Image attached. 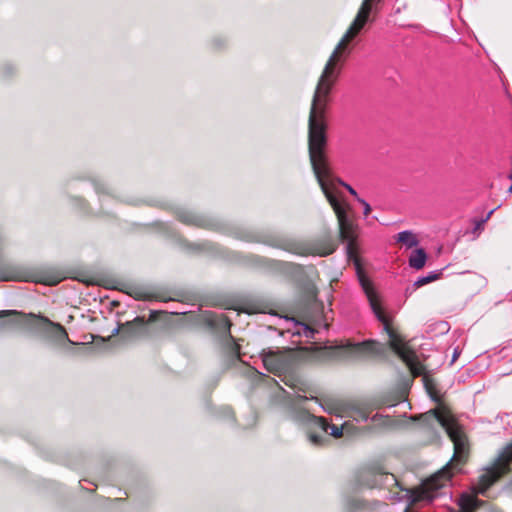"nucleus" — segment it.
I'll list each match as a JSON object with an SVG mask.
<instances>
[{"instance_id":"nucleus-1","label":"nucleus","mask_w":512,"mask_h":512,"mask_svg":"<svg viewBox=\"0 0 512 512\" xmlns=\"http://www.w3.org/2000/svg\"><path fill=\"white\" fill-rule=\"evenodd\" d=\"M342 69L343 68L338 66L325 64L312 97L308 120V149L310 162L312 163L311 147L312 144H314V148H316V151L320 155V166H323L324 170H327L325 180L331 185L334 195L339 201L341 193L339 192L337 185L345 187L346 183L333 175L327 161L325 154V147L327 144L325 113L329 103L330 93L338 81Z\"/></svg>"},{"instance_id":"nucleus-2","label":"nucleus","mask_w":512,"mask_h":512,"mask_svg":"<svg viewBox=\"0 0 512 512\" xmlns=\"http://www.w3.org/2000/svg\"><path fill=\"white\" fill-rule=\"evenodd\" d=\"M426 425L438 422L447 432L454 444V454L449 463L440 471L427 479L421 486L418 499L432 502L439 497H447L448 492L443 491L453 475V470L460 471L458 465L463 463L468 456L469 447L466 435L461 427L445 412L435 409L418 416Z\"/></svg>"},{"instance_id":"nucleus-3","label":"nucleus","mask_w":512,"mask_h":512,"mask_svg":"<svg viewBox=\"0 0 512 512\" xmlns=\"http://www.w3.org/2000/svg\"><path fill=\"white\" fill-rule=\"evenodd\" d=\"M359 281L373 314L382 324L383 331L388 335L390 348L409 367L414 376L422 375L424 372L423 365L418 361L416 353L404 343L401 336L391 326L392 318L384 311L380 296L372 283L362 276L359 277Z\"/></svg>"},{"instance_id":"nucleus-4","label":"nucleus","mask_w":512,"mask_h":512,"mask_svg":"<svg viewBox=\"0 0 512 512\" xmlns=\"http://www.w3.org/2000/svg\"><path fill=\"white\" fill-rule=\"evenodd\" d=\"M312 156V169L317 179V182L325 195L326 199L332 206L338 220L340 237L346 243V252L350 259L356 258V232L353 221L348 217L346 205L339 201L334 195L331 185L325 180L327 176V170H324L323 166H320V155L314 148V144L311 147ZM357 262V259H355Z\"/></svg>"},{"instance_id":"nucleus-5","label":"nucleus","mask_w":512,"mask_h":512,"mask_svg":"<svg viewBox=\"0 0 512 512\" xmlns=\"http://www.w3.org/2000/svg\"><path fill=\"white\" fill-rule=\"evenodd\" d=\"M308 398L304 396H297L290 403V413L293 420L300 424L309 425L311 428L319 431H311L308 434L309 441L315 446L324 445L328 439V434L335 438L343 435V426L331 425L324 417H318L311 414L306 408L302 406V402Z\"/></svg>"},{"instance_id":"nucleus-6","label":"nucleus","mask_w":512,"mask_h":512,"mask_svg":"<svg viewBox=\"0 0 512 512\" xmlns=\"http://www.w3.org/2000/svg\"><path fill=\"white\" fill-rule=\"evenodd\" d=\"M380 2L381 0H363L354 20L336 45L326 64L343 68L345 61L352 52L350 43L357 37L369 21L372 5Z\"/></svg>"},{"instance_id":"nucleus-7","label":"nucleus","mask_w":512,"mask_h":512,"mask_svg":"<svg viewBox=\"0 0 512 512\" xmlns=\"http://www.w3.org/2000/svg\"><path fill=\"white\" fill-rule=\"evenodd\" d=\"M359 483L365 488L391 487L398 485L393 474L384 473L378 469H368L361 473Z\"/></svg>"},{"instance_id":"nucleus-8","label":"nucleus","mask_w":512,"mask_h":512,"mask_svg":"<svg viewBox=\"0 0 512 512\" xmlns=\"http://www.w3.org/2000/svg\"><path fill=\"white\" fill-rule=\"evenodd\" d=\"M341 347L350 351L357 357H366L371 355H383L386 352V346L376 340H365L362 342H354L346 340Z\"/></svg>"},{"instance_id":"nucleus-9","label":"nucleus","mask_w":512,"mask_h":512,"mask_svg":"<svg viewBox=\"0 0 512 512\" xmlns=\"http://www.w3.org/2000/svg\"><path fill=\"white\" fill-rule=\"evenodd\" d=\"M262 362L268 372L281 376L291 367V361L288 355L279 352H263Z\"/></svg>"},{"instance_id":"nucleus-10","label":"nucleus","mask_w":512,"mask_h":512,"mask_svg":"<svg viewBox=\"0 0 512 512\" xmlns=\"http://www.w3.org/2000/svg\"><path fill=\"white\" fill-rule=\"evenodd\" d=\"M205 323L211 328L217 330L219 333L230 336L231 320L223 313H214L205 311L203 313Z\"/></svg>"},{"instance_id":"nucleus-11","label":"nucleus","mask_w":512,"mask_h":512,"mask_svg":"<svg viewBox=\"0 0 512 512\" xmlns=\"http://www.w3.org/2000/svg\"><path fill=\"white\" fill-rule=\"evenodd\" d=\"M372 411L373 408L370 405L363 404L354 407L351 411V416L357 422H367L368 420H371L374 423H386V420L382 414L375 413L374 415H371Z\"/></svg>"},{"instance_id":"nucleus-12","label":"nucleus","mask_w":512,"mask_h":512,"mask_svg":"<svg viewBox=\"0 0 512 512\" xmlns=\"http://www.w3.org/2000/svg\"><path fill=\"white\" fill-rule=\"evenodd\" d=\"M347 504L351 512H375L385 506V503L378 500L367 501L360 498H351Z\"/></svg>"},{"instance_id":"nucleus-13","label":"nucleus","mask_w":512,"mask_h":512,"mask_svg":"<svg viewBox=\"0 0 512 512\" xmlns=\"http://www.w3.org/2000/svg\"><path fill=\"white\" fill-rule=\"evenodd\" d=\"M40 320L43 325V330L46 331L52 338H54L55 341L64 343L65 341L69 340L68 334L62 325L52 322L45 317H40Z\"/></svg>"},{"instance_id":"nucleus-14","label":"nucleus","mask_w":512,"mask_h":512,"mask_svg":"<svg viewBox=\"0 0 512 512\" xmlns=\"http://www.w3.org/2000/svg\"><path fill=\"white\" fill-rule=\"evenodd\" d=\"M144 329H145L144 322L137 318L134 323L127 322L121 328V336H122V338H124L126 340H131V339L137 338L140 335H142L144 332Z\"/></svg>"},{"instance_id":"nucleus-15","label":"nucleus","mask_w":512,"mask_h":512,"mask_svg":"<svg viewBox=\"0 0 512 512\" xmlns=\"http://www.w3.org/2000/svg\"><path fill=\"white\" fill-rule=\"evenodd\" d=\"M427 254L423 248L414 250L409 257L410 267L420 270L425 266Z\"/></svg>"},{"instance_id":"nucleus-16","label":"nucleus","mask_w":512,"mask_h":512,"mask_svg":"<svg viewBox=\"0 0 512 512\" xmlns=\"http://www.w3.org/2000/svg\"><path fill=\"white\" fill-rule=\"evenodd\" d=\"M397 241L405 245L407 248L415 247L419 243L416 235L409 230H404L398 233Z\"/></svg>"},{"instance_id":"nucleus-17","label":"nucleus","mask_w":512,"mask_h":512,"mask_svg":"<svg viewBox=\"0 0 512 512\" xmlns=\"http://www.w3.org/2000/svg\"><path fill=\"white\" fill-rule=\"evenodd\" d=\"M178 217H179L180 221H182L185 224L200 226V225H202V222H203V220L199 216L195 215L194 213H192L190 211H186V210L180 211L178 214Z\"/></svg>"},{"instance_id":"nucleus-18","label":"nucleus","mask_w":512,"mask_h":512,"mask_svg":"<svg viewBox=\"0 0 512 512\" xmlns=\"http://www.w3.org/2000/svg\"><path fill=\"white\" fill-rule=\"evenodd\" d=\"M441 276V271H431L428 273L427 276L419 277L414 283H413V289H417L419 287H422L428 283H431Z\"/></svg>"},{"instance_id":"nucleus-19","label":"nucleus","mask_w":512,"mask_h":512,"mask_svg":"<svg viewBox=\"0 0 512 512\" xmlns=\"http://www.w3.org/2000/svg\"><path fill=\"white\" fill-rule=\"evenodd\" d=\"M283 248L289 252H292L294 254L298 255H304L308 253L307 248L303 247L302 245L295 244V243H288Z\"/></svg>"},{"instance_id":"nucleus-20","label":"nucleus","mask_w":512,"mask_h":512,"mask_svg":"<svg viewBox=\"0 0 512 512\" xmlns=\"http://www.w3.org/2000/svg\"><path fill=\"white\" fill-rule=\"evenodd\" d=\"M1 71L4 77H9L15 73L16 67L12 63H5L2 66Z\"/></svg>"},{"instance_id":"nucleus-21","label":"nucleus","mask_w":512,"mask_h":512,"mask_svg":"<svg viewBox=\"0 0 512 512\" xmlns=\"http://www.w3.org/2000/svg\"><path fill=\"white\" fill-rule=\"evenodd\" d=\"M282 381L287 385V386H290L292 388H296L297 387V383H298V379H296L294 376L292 375H285L284 378L282 379Z\"/></svg>"},{"instance_id":"nucleus-22","label":"nucleus","mask_w":512,"mask_h":512,"mask_svg":"<svg viewBox=\"0 0 512 512\" xmlns=\"http://www.w3.org/2000/svg\"><path fill=\"white\" fill-rule=\"evenodd\" d=\"M212 46L215 48V49H220L221 47H224L225 44H226V39L224 38H221V37H216L212 40L211 42Z\"/></svg>"},{"instance_id":"nucleus-23","label":"nucleus","mask_w":512,"mask_h":512,"mask_svg":"<svg viewBox=\"0 0 512 512\" xmlns=\"http://www.w3.org/2000/svg\"><path fill=\"white\" fill-rule=\"evenodd\" d=\"M94 187H95V191L98 194L107 192L106 185L104 183L100 182V181H95L94 182Z\"/></svg>"},{"instance_id":"nucleus-24","label":"nucleus","mask_w":512,"mask_h":512,"mask_svg":"<svg viewBox=\"0 0 512 512\" xmlns=\"http://www.w3.org/2000/svg\"><path fill=\"white\" fill-rule=\"evenodd\" d=\"M357 201L363 205V214L367 216L371 211L370 204L360 197H357Z\"/></svg>"},{"instance_id":"nucleus-25","label":"nucleus","mask_w":512,"mask_h":512,"mask_svg":"<svg viewBox=\"0 0 512 512\" xmlns=\"http://www.w3.org/2000/svg\"><path fill=\"white\" fill-rule=\"evenodd\" d=\"M495 209H492L485 218L481 219L476 223L475 229H480L482 225L491 217V215L494 213Z\"/></svg>"},{"instance_id":"nucleus-26","label":"nucleus","mask_w":512,"mask_h":512,"mask_svg":"<svg viewBox=\"0 0 512 512\" xmlns=\"http://www.w3.org/2000/svg\"><path fill=\"white\" fill-rule=\"evenodd\" d=\"M221 412L223 413V415L225 417H229V418L233 419V413H232V410L229 407L221 408Z\"/></svg>"},{"instance_id":"nucleus-27","label":"nucleus","mask_w":512,"mask_h":512,"mask_svg":"<svg viewBox=\"0 0 512 512\" xmlns=\"http://www.w3.org/2000/svg\"><path fill=\"white\" fill-rule=\"evenodd\" d=\"M12 279H13L12 275H10L9 273H4V272L0 271V280H2V281H9V280H12Z\"/></svg>"},{"instance_id":"nucleus-28","label":"nucleus","mask_w":512,"mask_h":512,"mask_svg":"<svg viewBox=\"0 0 512 512\" xmlns=\"http://www.w3.org/2000/svg\"><path fill=\"white\" fill-rule=\"evenodd\" d=\"M460 353H461V350L459 349V347H456L453 351L451 364H453L456 361V359L459 357Z\"/></svg>"},{"instance_id":"nucleus-29","label":"nucleus","mask_w":512,"mask_h":512,"mask_svg":"<svg viewBox=\"0 0 512 512\" xmlns=\"http://www.w3.org/2000/svg\"><path fill=\"white\" fill-rule=\"evenodd\" d=\"M345 188L348 190V192L351 195H353L357 199L358 194H357L356 190L353 187H351L349 184H345Z\"/></svg>"},{"instance_id":"nucleus-30","label":"nucleus","mask_w":512,"mask_h":512,"mask_svg":"<svg viewBox=\"0 0 512 512\" xmlns=\"http://www.w3.org/2000/svg\"><path fill=\"white\" fill-rule=\"evenodd\" d=\"M59 281H60V279H59V278H55V279H53V280H51V281H47L46 283H47V284H49V285H55V284H57Z\"/></svg>"},{"instance_id":"nucleus-31","label":"nucleus","mask_w":512,"mask_h":512,"mask_svg":"<svg viewBox=\"0 0 512 512\" xmlns=\"http://www.w3.org/2000/svg\"><path fill=\"white\" fill-rule=\"evenodd\" d=\"M119 331H120V328H119V327H118V328H116V329H114V330H113V333H112V335H115V334H117V333H118Z\"/></svg>"},{"instance_id":"nucleus-32","label":"nucleus","mask_w":512,"mask_h":512,"mask_svg":"<svg viewBox=\"0 0 512 512\" xmlns=\"http://www.w3.org/2000/svg\"><path fill=\"white\" fill-rule=\"evenodd\" d=\"M233 352H234V353H237V352H238V347H237V345H235V344L233 345Z\"/></svg>"},{"instance_id":"nucleus-33","label":"nucleus","mask_w":512,"mask_h":512,"mask_svg":"<svg viewBox=\"0 0 512 512\" xmlns=\"http://www.w3.org/2000/svg\"><path fill=\"white\" fill-rule=\"evenodd\" d=\"M404 512H408V508H405Z\"/></svg>"}]
</instances>
